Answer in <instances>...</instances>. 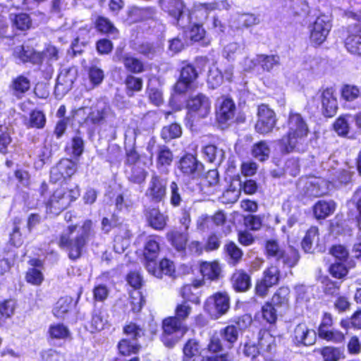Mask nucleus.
Wrapping results in <instances>:
<instances>
[{"mask_svg": "<svg viewBox=\"0 0 361 361\" xmlns=\"http://www.w3.org/2000/svg\"><path fill=\"white\" fill-rule=\"evenodd\" d=\"M168 178L157 173H153L147 183L145 192V197L149 202L158 204L164 201L166 197Z\"/></svg>", "mask_w": 361, "mask_h": 361, "instance_id": "7", "label": "nucleus"}, {"mask_svg": "<svg viewBox=\"0 0 361 361\" xmlns=\"http://www.w3.org/2000/svg\"><path fill=\"white\" fill-rule=\"evenodd\" d=\"M187 108L192 116L205 118L210 112L211 102L204 94H198L188 100Z\"/></svg>", "mask_w": 361, "mask_h": 361, "instance_id": "14", "label": "nucleus"}, {"mask_svg": "<svg viewBox=\"0 0 361 361\" xmlns=\"http://www.w3.org/2000/svg\"><path fill=\"white\" fill-rule=\"evenodd\" d=\"M257 115L256 131L262 135L272 132L277 122L275 112L268 105L262 104L257 107Z\"/></svg>", "mask_w": 361, "mask_h": 361, "instance_id": "11", "label": "nucleus"}, {"mask_svg": "<svg viewBox=\"0 0 361 361\" xmlns=\"http://www.w3.org/2000/svg\"><path fill=\"white\" fill-rule=\"evenodd\" d=\"M96 26L98 30L102 32L116 35L118 30L114 25L106 18L99 17L96 21Z\"/></svg>", "mask_w": 361, "mask_h": 361, "instance_id": "61", "label": "nucleus"}, {"mask_svg": "<svg viewBox=\"0 0 361 361\" xmlns=\"http://www.w3.org/2000/svg\"><path fill=\"white\" fill-rule=\"evenodd\" d=\"M336 203L333 200L317 202L314 207V214L317 219H325L334 213Z\"/></svg>", "mask_w": 361, "mask_h": 361, "instance_id": "29", "label": "nucleus"}, {"mask_svg": "<svg viewBox=\"0 0 361 361\" xmlns=\"http://www.w3.org/2000/svg\"><path fill=\"white\" fill-rule=\"evenodd\" d=\"M182 135L181 126L176 123H171L162 128L161 137L166 142L171 141L173 139L178 138Z\"/></svg>", "mask_w": 361, "mask_h": 361, "instance_id": "40", "label": "nucleus"}, {"mask_svg": "<svg viewBox=\"0 0 361 361\" xmlns=\"http://www.w3.org/2000/svg\"><path fill=\"white\" fill-rule=\"evenodd\" d=\"M283 128L286 130V133L277 140L281 152L283 154L304 152L310 133L305 118L300 114L291 110Z\"/></svg>", "mask_w": 361, "mask_h": 361, "instance_id": "1", "label": "nucleus"}, {"mask_svg": "<svg viewBox=\"0 0 361 361\" xmlns=\"http://www.w3.org/2000/svg\"><path fill=\"white\" fill-rule=\"evenodd\" d=\"M345 46L350 53L361 56V35L350 34L345 39Z\"/></svg>", "mask_w": 361, "mask_h": 361, "instance_id": "43", "label": "nucleus"}, {"mask_svg": "<svg viewBox=\"0 0 361 361\" xmlns=\"http://www.w3.org/2000/svg\"><path fill=\"white\" fill-rule=\"evenodd\" d=\"M183 361H190V360L200 354V345L196 339H189L184 345Z\"/></svg>", "mask_w": 361, "mask_h": 361, "instance_id": "41", "label": "nucleus"}, {"mask_svg": "<svg viewBox=\"0 0 361 361\" xmlns=\"http://www.w3.org/2000/svg\"><path fill=\"white\" fill-rule=\"evenodd\" d=\"M230 308V298L226 293L219 292L209 296L205 301L204 309L213 319H219L226 314Z\"/></svg>", "mask_w": 361, "mask_h": 361, "instance_id": "10", "label": "nucleus"}, {"mask_svg": "<svg viewBox=\"0 0 361 361\" xmlns=\"http://www.w3.org/2000/svg\"><path fill=\"white\" fill-rule=\"evenodd\" d=\"M11 19L13 25L20 30H26L31 27L32 20L30 16L26 13L15 15Z\"/></svg>", "mask_w": 361, "mask_h": 361, "instance_id": "59", "label": "nucleus"}, {"mask_svg": "<svg viewBox=\"0 0 361 361\" xmlns=\"http://www.w3.org/2000/svg\"><path fill=\"white\" fill-rule=\"evenodd\" d=\"M329 271L333 277L341 279L347 275L348 269L343 262H335L329 266Z\"/></svg>", "mask_w": 361, "mask_h": 361, "instance_id": "60", "label": "nucleus"}, {"mask_svg": "<svg viewBox=\"0 0 361 361\" xmlns=\"http://www.w3.org/2000/svg\"><path fill=\"white\" fill-rule=\"evenodd\" d=\"M167 238L178 252L181 253L185 252L186 243L188 240L187 232L173 231L167 234Z\"/></svg>", "mask_w": 361, "mask_h": 361, "instance_id": "27", "label": "nucleus"}, {"mask_svg": "<svg viewBox=\"0 0 361 361\" xmlns=\"http://www.w3.org/2000/svg\"><path fill=\"white\" fill-rule=\"evenodd\" d=\"M84 148L85 142L82 137L77 135L71 139L70 145L66 147V152L73 157L78 158L82 154Z\"/></svg>", "mask_w": 361, "mask_h": 361, "instance_id": "48", "label": "nucleus"}, {"mask_svg": "<svg viewBox=\"0 0 361 361\" xmlns=\"http://www.w3.org/2000/svg\"><path fill=\"white\" fill-rule=\"evenodd\" d=\"M318 228L312 226L307 230L304 238L302 240L301 245L305 252H311L314 243L318 240Z\"/></svg>", "mask_w": 361, "mask_h": 361, "instance_id": "46", "label": "nucleus"}, {"mask_svg": "<svg viewBox=\"0 0 361 361\" xmlns=\"http://www.w3.org/2000/svg\"><path fill=\"white\" fill-rule=\"evenodd\" d=\"M331 27L329 16L322 14L317 18L311 29L310 39L317 44H322L326 38Z\"/></svg>", "mask_w": 361, "mask_h": 361, "instance_id": "16", "label": "nucleus"}, {"mask_svg": "<svg viewBox=\"0 0 361 361\" xmlns=\"http://www.w3.org/2000/svg\"><path fill=\"white\" fill-rule=\"evenodd\" d=\"M178 169L181 173L192 179L200 178L204 171L203 164L192 154L183 156L179 161Z\"/></svg>", "mask_w": 361, "mask_h": 361, "instance_id": "15", "label": "nucleus"}, {"mask_svg": "<svg viewBox=\"0 0 361 361\" xmlns=\"http://www.w3.org/2000/svg\"><path fill=\"white\" fill-rule=\"evenodd\" d=\"M145 215L148 224L155 230H162L166 225L168 218L158 208H147Z\"/></svg>", "mask_w": 361, "mask_h": 361, "instance_id": "22", "label": "nucleus"}, {"mask_svg": "<svg viewBox=\"0 0 361 361\" xmlns=\"http://www.w3.org/2000/svg\"><path fill=\"white\" fill-rule=\"evenodd\" d=\"M291 341L297 347L310 346L315 343L317 334L306 324L300 323L295 326L290 335Z\"/></svg>", "mask_w": 361, "mask_h": 361, "instance_id": "13", "label": "nucleus"}, {"mask_svg": "<svg viewBox=\"0 0 361 361\" xmlns=\"http://www.w3.org/2000/svg\"><path fill=\"white\" fill-rule=\"evenodd\" d=\"M323 114L326 117H331L337 110V101L334 96V90L331 87H327L322 90L320 95Z\"/></svg>", "mask_w": 361, "mask_h": 361, "instance_id": "21", "label": "nucleus"}, {"mask_svg": "<svg viewBox=\"0 0 361 361\" xmlns=\"http://www.w3.org/2000/svg\"><path fill=\"white\" fill-rule=\"evenodd\" d=\"M94 234L92 221L87 219L81 226H68L60 237L59 245L68 252L71 259H75L80 257L83 248Z\"/></svg>", "mask_w": 361, "mask_h": 361, "instance_id": "2", "label": "nucleus"}, {"mask_svg": "<svg viewBox=\"0 0 361 361\" xmlns=\"http://www.w3.org/2000/svg\"><path fill=\"white\" fill-rule=\"evenodd\" d=\"M127 190L123 191L121 194L116 196L115 205L117 209L120 211L128 210V209L133 206V202Z\"/></svg>", "mask_w": 361, "mask_h": 361, "instance_id": "58", "label": "nucleus"}, {"mask_svg": "<svg viewBox=\"0 0 361 361\" xmlns=\"http://www.w3.org/2000/svg\"><path fill=\"white\" fill-rule=\"evenodd\" d=\"M330 181L321 178H314L306 183L305 193L310 197H320L328 193Z\"/></svg>", "mask_w": 361, "mask_h": 361, "instance_id": "20", "label": "nucleus"}, {"mask_svg": "<svg viewBox=\"0 0 361 361\" xmlns=\"http://www.w3.org/2000/svg\"><path fill=\"white\" fill-rule=\"evenodd\" d=\"M107 323L106 314L100 310H94L91 320V326L96 331L104 329Z\"/></svg>", "mask_w": 361, "mask_h": 361, "instance_id": "56", "label": "nucleus"}, {"mask_svg": "<svg viewBox=\"0 0 361 361\" xmlns=\"http://www.w3.org/2000/svg\"><path fill=\"white\" fill-rule=\"evenodd\" d=\"M125 84L127 88V94L132 97L135 92H139L142 90V80L140 78L129 75L126 78Z\"/></svg>", "mask_w": 361, "mask_h": 361, "instance_id": "55", "label": "nucleus"}, {"mask_svg": "<svg viewBox=\"0 0 361 361\" xmlns=\"http://www.w3.org/2000/svg\"><path fill=\"white\" fill-rule=\"evenodd\" d=\"M123 331L128 338H123L118 343L119 353L124 356L136 354L141 348L138 339L145 335L144 329L135 323L130 322L124 326Z\"/></svg>", "mask_w": 361, "mask_h": 361, "instance_id": "5", "label": "nucleus"}, {"mask_svg": "<svg viewBox=\"0 0 361 361\" xmlns=\"http://www.w3.org/2000/svg\"><path fill=\"white\" fill-rule=\"evenodd\" d=\"M270 154V148L268 143L262 140L253 145L252 147V155L260 161L268 159Z\"/></svg>", "mask_w": 361, "mask_h": 361, "instance_id": "38", "label": "nucleus"}, {"mask_svg": "<svg viewBox=\"0 0 361 361\" xmlns=\"http://www.w3.org/2000/svg\"><path fill=\"white\" fill-rule=\"evenodd\" d=\"M192 311L191 306L184 301L178 304L175 310V316L166 318L163 322L164 334L162 341L169 348H172L188 331L185 323Z\"/></svg>", "mask_w": 361, "mask_h": 361, "instance_id": "3", "label": "nucleus"}, {"mask_svg": "<svg viewBox=\"0 0 361 361\" xmlns=\"http://www.w3.org/2000/svg\"><path fill=\"white\" fill-rule=\"evenodd\" d=\"M289 294V288L288 287L282 286L276 291L270 302L281 310H285L288 305Z\"/></svg>", "mask_w": 361, "mask_h": 361, "instance_id": "32", "label": "nucleus"}, {"mask_svg": "<svg viewBox=\"0 0 361 361\" xmlns=\"http://www.w3.org/2000/svg\"><path fill=\"white\" fill-rule=\"evenodd\" d=\"M281 311L272 302H267L262 307V317L267 323L274 324L277 320L278 312Z\"/></svg>", "mask_w": 361, "mask_h": 361, "instance_id": "45", "label": "nucleus"}, {"mask_svg": "<svg viewBox=\"0 0 361 361\" xmlns=\"http://www.w3.org/2000/svg\"><path fill=\"white\" fill-rule=\"evenodd\" d=\"M238 27H250L253 25H257L259 23V19L257 16L251 13L240 14L238 17Z\"/></svg>", "mask_w": 361, "mask_h": 361, "instance_id": "62", "label": "nucleus"}, {"mask_svg": "<svg viewBox=\"0 0 361 361\" xmlns=\"http://www.w3.org/2000/svg\"><path fill=\"white\" fill-rule=\"evenodd\" d=\"M56 166L66 178H71L78 169L77 162L70 159H62Z\"/></svg>", "mask_w": 361, "mask_h": 361, "instance_id": "42", "label": "nucleus"}, {"mask_svg": "<svg viewBox=\"0 0 361 361\" xmlns=\"http://www.w3.org/2000/svg\"><path fill=\"white\" fill-rule=\"evenodd\" d=\"M208 350L212 353H228V348L226 347V343L219 332H214L209 338L207 345Z\"/></svg>", "mask_w": 361, "mask_h": 361, "instance_id": "33", "label": "nucleus"}, {"mask_svg": "<svg viewBox=\"0 0 361 361\" xmlns=\"http://www.w3.org/2000/svg\"><path fill=\"white\" fill-rule=\"evenodd\" d=\"M324 361H339L344 358L343 350L339 348L326 346L321 350Z\"/></svg>", "mask_w": 361, "mask_h": 361, "instance_id": "50", "label": "nucleus"}, {"mask_svg": "<svg viewBox=\"0 0 361 361\" xmlns=\"http://www.w3.org/2000/svg\"><path fill=\"white\" fill-rule=\"evenodd\" d=\"M71 301L67 298L59 299L53 310L54 314L58 318H63L71 308Z\"/></svg>", "mask_w": 361, "mask_h": 361, "instance_id": "57", "label": "nucleus"}, {"mask_svg": "<svg viewBox=\"0 0 361 361\" xmlns=\"http://www.w3.org/2000/svg\"><path fill=\"white\" fill-rule=\"evenodd\" d=\"M279 269L276 266H271L264 271V276L261 279L263 283L270 287L278 284L279 281Z\"/></svg>", "mask_w": 361, "mask_h": 361, "instance_id": "54", "label": "nucleus"}, {"mask_svg": "<svg viewBox=\"0 0 361 361\" xmlns=\"http://www.w3.org/2000/svg\"><path fill=\"white\" fill-rule=\"evenodd\" d=\"M162 9L174 18L177 24L185 28L191 22V14L185 8L181 0H160Z\"/></svg>", "mask_w": 361, "mask_h": 361, "instance_id": "9", "label": "nucleus"}, {"mask_svg": "<svg viewBox=\"0 0 361 361\" xmlns=\"http://www.w3.org/2000/svg\"><path fill=\"white\" fill-rule=\"evenodd\" d=\"M80 196L78 187L74 189L59 188L45 202L47 213L59 215Z\"/></svg>", "mask_w": 361, "mask_h": 361, "instance_id": "4", "label": "nucleus"}, {"mask_svg": "<svg viewBox=\"0 0 361 361\" xmlns=\"http://www.w3.org/2000/svg\"><path fill=\"white\" fill-rule=\"evenodd\" d=\"M119 229L114 238V250L116 253L121 254L129 246L130 233L126 224H121Z\"/></svg>", "mask_w": 361, "mask_h": 361, "instance_id": "24", "label": "nucleus"}, {"mask_svg": "<svg viewBox=\"0 0 361 361\" xmlns=\"http://www.w3.org/2000/svg\"><path fill=\"white\" fill-rule=\"evenodd\" d=\"M330 184L331 187H340L343 185H347L351 180V173L345 169H338L331 175Z\"/></svg>", "mask_w": 361, "mask_h": 361, "instance_id": "37", "label": "nucleus"}, {"mask_svg": "<svg viewBox=\"0 0 361 361\" xmlns=\"http://www.w3.org/2000/svg\"><path fill=\"white\" fill-rule=\"evenodd\" d=\"M30 81L23 75L13 78L9 90L11 94L17 98H21L30 90Z\"/></svg>", "mask_w": 361, "mask_h": 361, "instance_id": "23", "label": "nucleus"}, {"mask_svg": "<svg viewBox=\"0 0 361 361\" xmlns=\"http://www.w3.org/2000/svg\"><path fill=\"white\" fill-rule=\"evenodd\" d=\"M235 112V104L231 98H221L217 101L216 116L221 125L232 122Z\"/></svg>", "mask_w": 361, "mask_h": 361, "instance_id": "17", "label": "nucleus"}, {"mask_svg": "<svg viewBox=\"0 0 361 361\" xmlns=\"http://www.w3.org/2000/svg\"><path fill=\"white\" fill-rule=\"evenodd\" d=\"M12 148V138L8 127L0 126V153L6 154Z\"/></svg>", "mask_w": 361, "mask_h": 361, "instance_id": "49", "label": "nucleus"}, {"mask_svg": "<svg viewBox=\"0 0 361 361\" xmlns=\"http://www.w3.org/2000/svg\"><path fill=\"white\" fill-rule=\"evenodd\" d=\"M224 250L228 257V263L231 264H236L243 257V251L233 242L226 244Z\"/></svg>", "mask_w": 361, "mask_h": 361, "instance_id": "47", "label": "nucleus"}, {"mask_svg": "<svg viewBox=\"0 0 361 361\" xmlns=\"http://www.w3.org/2000/svg\"><path fill=\"white\" fill-rule=\"evenodd\" d=\"M137 51L146 58L153 59L161 55L163 47L159 42H145L137 47Z\"/></svg>", "mask_w": 361, "mask_h": 361, "instance_id": "26", "label": "nucleus"}, {"mask_svg": "<svg viewBox=\"0 0 361 361\" xmlns=\"http://www.w3.org/2000/svg\"><path fill=\"white\" fill-rule=\"evenodd\" d=\"M42 361H65L64 355L60 352L54 350L48 349L41 353Z\"/></svg>", "mask_w": 361, "mask_h": 361, "instance_id": "64", "label": "nucleus"}, {"mask_svg": "<svg viewBox=\"0 0 361 361\" xmlns=\"http://www.w3.org/2000/svg\"><path fill=\"white\" fill-rule=\"evenodd\" d=\"M341 326L344 329L354 328L361 329V309L357 310L350 317V319H343L341 322Z\"/></svg>", "mask_w": 361, "mask_h": 361, "instance_id": "63", "label": "nucleus"}, {"mask_svg": "<svg viewBox=\"0 0 361 361\" xmlns=\"http://www.w3.org/2000/svg\"><path fill=\"white\" fill-rule=\"evenodd\" d=\"M319 337L328 342L335 343H342L344 341V335L343 333L336 329H322L318 332Z\"/></svg>", "mask_w": 361, "mask_h": 361, "instance_id": "51", "label": "nucleus"}, {"mask_svg": "<svg viewBox=\"0 0 361 361\" xmlns=\"http://www.w3.org/2000/svg\"><path fill=\"white\" fill-rule=\"evenodd\" d=\"M77 78V70L75 68L63 69L59 75L55 86V92L59 94L67 93L71 90Z\"/></svg>", "mask_w": 361, "mask_h": 361, "instance_id": "19", "label": "nucleus"}, {"mask_svg": "<svg viewBox=\"0 0 361 361\" xmlns=\"http://www.w3.org/2000/svg\"><path fill=\"white\" fill-rule=\"evenodd\" d=\"M257 61H258V65L261 66L263 71L269 72L275 66L279 65L280 57L276 54H258L257 55Z\"/></svg>", "mask_w": 361, "mask_h": 361, "instance_id": "36", "label": "nucleus"}, {"mask_svg": "<svg viewBox=\"0 0 361 361\" xmlns=\"http://www.w3.org/2000/svg\"><path fill=\"white\" fill-rule=\"evenodd\" d=\"M128 180L136 184L143 183L146 178L147 172L142 168L137 165L131 166L130 171H127Z\"/></svg>", "mask_w": 361, "mask_h": 361, "instance_id": "52", "label": "nucleus"}, {"mask_svg": "<svg viewBox=\"0 0 361 361\" xmlns=\"http://www.w3.org/2000/svg\"><path fill=\"white\" fill-rule=\"evenodd\" d=\"M111 113V109L107 103L98 101L94 106L90 108V111L85 118V123L100 126L104 123L105 119Z\"/></svg>", "mask_w": 361, "mask_h": 361, "instance_id": "18", "label": "nucleus"}, {"mask_svg": "<svg viewBox=\"0 0 361 361\" xmlns=\"http://www.w3.org/2000/svg\"><path fill=\"white\" fill-rule=\"evenodd\" d=\"M185 194L183 188L176 181H172L169 184V200L170 204L173 207H178L184 201Z\"/></svg>", "mask_w": 361, "mask_h": 361, "instance_id": "28", "label": "nucleus"}, {"mask_svg": "<svg viewBox=\"0 0 361 361\" xmlns=\"http://www.w3.org/2000/svg\"><path fill=\"white\" fill-rule=\"evenodd\" d=\"M159 253V244L155 237H150L146 242L144 255L147 261H154Z\"/></svg>", "mask_w": 361, "mask_h": 361, "instance_id": "44", "label": "nucleus"}, {"mask_svg": "<svg viewBox=\"0 0 361 361\" xmlns=\"http://www.w3.org/2000/svg\"><path fill=\"white\" fill-rule=\"evenodd\" d=\"M114 60H121L126 70L133 73H140L144 71L142 62L140 59L130 55L126 54L121 59L116 56H114Z\"/></svg>", "mask_w": 361, "mask_h": 361, "instance_id": "31", "label": "nucleus"}, {"mask_svg": "<svg viewBox=\"0 0 361 361\" xmlns=\"http://www.w3.org/2000/svg\"><path fill=\"white\" fill-rule=\"evenodd\" d=\"M221 267L216 262H204L200 264V272L204 279L216 280L221 274Z\"/></svg>", "mask_w": 361, "mask_h": 361, "instance_id": "30", "label": "nucleus"}, {"mask_svg": "<svg viewBox=\"0 0 361 361\" xmlns=\"http://www.w3.org/2000/svg\"><path fill=\"white\" fill-rule=\"evenodd\" d=\"M352 121V116L345 114L336 118L334 123V129L339 136H346L350 130L349 122Z\"/></svg>", "mask_w": 361, "mask_h": 361, "instance_id": "39", "label": "nucleus"}, {"mask_svg": "<svg viewBox=\"0 0 361 361\" xmlns=\"http://www.w3.org/2000/svg\"><path fill=\"white\" fill-rule=\"evenodd\" d=\"M154 14L155 11L152 8L134 7L129 12V18L132 22H138L151 19Z\"/></svg>", "mask_w": 361, "mask_h": 361, "instance_id": "34", "label": "nucleus"}, {"mask_svg": "<svg viewBox=\"0 0 361 361\" xmlns=\"http://www.w3.org/2000/svg\"><path fill=\"white\" fill-rule=\"evenodd\" d=\"M147 149L151 153V157L155 156L156 167L160 173H167L169 168L173 161V154L171 149L165 145H157L155 141L150 140Z\"/></svg>", "mask_w": 361, "mask_h": 361, "instance_id": "8", "label": "nucleus"}, {"mask_svg": "<svg viewBox=\"0 0 361 361\" xmlns=\"http://www.w3.org/2000/svg\"><path fill=\"white\" fill-rule=\"evenodd\" d=\"M48 333L49 336L54 339H66L70 336L68 329L62 324L51 325Z\"/></svg>", "mask_w": 361, "mask_h": 361, "instance_id": "53", "label": "nucleus"}, {"mask_svg": "<svg viewBox=\"0 0 361 361\" xmlns=\"http://www.w3.org/2000/svg\"><path fill=\"white\" fill-rule=\"evenodd\" d=\"M265 250L269 257L274 258L278 262H281L284 266L288 268L295 267L300 259L298 251L290 246L287 250H282L276 240H270L266 243Z\"/></svg>", "mask_w": 361, "mask_h": 361, "instance_id": "6", "label": "nucleus"}, {"mask_svg": "<svg viewBox=\"0 0 361 361\" xmlns=\"http://www.w3.org/2000/svg\"><path fill=\"white\" fill-rule=\"evenodd\" d=\"M202 152L205 159L211 163L221 164L224 159V152L214 145L205 146Z\"/></svg>", "mask_w": 361, "mask_h": 361, "instance_id": "35", "label": "nucleus"}, {"mask_svg": "<svg viewBox=\"0 0 361 361\" xmlns=\"http://www.w3.org/2000/svg\"><path fill=\"white\" fill-rule=\"evenodd\" d=\"M246 321L248 324L251 322L248 317L244 316L238 319L235 324L228 325L218 331L226 343V347L228 348L229 350H231L237 342L240 331L247 326Z\"/></svg>", "mask_w": 361, "mask_h": 361, "instance_id": "12", "label": "nucleus"}, {"mask_svg": "<svg viewBox=\"0 0 361 361\" xmlns=\"http://www.w3.org/2000/svg\"><path fill=\"white\" fill-rule=\"evenodd\" d=\"M232 286L238 292H244L251 286L250 276L243 270H237L231 277Z\"/></svg>", "mask_w": 361, "mask_h": 361, "instance_id": "25", "label": "nucleus"}]
</instances>
